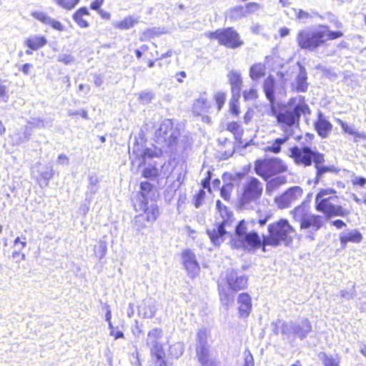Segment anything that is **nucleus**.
I'll list each match as a JSON object with an SVG mask.
<instances>
[{
    "label": "nucleus",
    "instance_id": "nucleus-1",
    "mask_svg": "<svg viewBox=\"0 0 366 366\" xmlns=\"http://www.w3.org/2000/svg\"><path fill=\"white\" fill-rule=\"evenodd\" d=\"M343 36L341 31H332L328 26L319 25L313 29L300 30L297 36L298 46L302 49L315 51L328 40H333Z\"/></svg>",
    "mask_w": 366,
    "mask_h": 366
},
{
    "label": "nucleus",
    "instance_id": "nucleus-2",
    "mask_svg": "<svg viewBox=\"0 0 366 366\" xmlns=\"http://www.w3.org/2000/svg\"><path fill=\"white\" fill-rule=\"evenodd\" d=\"M291 214L294 219L300 223V231L303 232L308 239L314 240L315 234L323 227L325 217L312 213L309 206L305 202L292 210Z\"/></svg>",
    "mask_w": 366,
    "mask_h": 366
},
{
    "label": "nucleus",
    "instance_id": "nucleus-3",
    "mask_svg": "<svg viewBox=\"0 0 366 366\" xmlns=\"http://www.w3.org/2000/svg\"><path fill=\"white\" fill-rule=\"evenodd\" d=\"M254 222L242 220L235 227V234L232 239V245L237 249L252 251L262 244L258 233L253 230Z\"/></svg>",
    "mask_w": 366,
    "mask_h": 366
},
{
    "label": "nucleus",
    "instance_id": "nucleus-4",
    "mask_svg": "<svg viewBox=\"0 0 366 366\" xmlns=\"http://www.w3.org/2000/svg\"><path fill=\"white\" fill-rule=\"evenodd\" d=\"M335 193L336 191L333 189H323L316 195L315 208L325 215V219L333 216L344 217L347 214V210L340 205L337 196L324 197L326 194H335Z\"/></svg>",
    "mask_w": 366,
    "mask_h": 366
},
{
    "label": "nucleus",
    "instance_id": "nucleus-5",
    "mask_svg": "<svg viewBox=\"0 0 366 366\" xmlns=\"http://www.w3.org/2000/svg\"><path fill=\"white\" fill-rule=\"evenodd\" d=\"M180 130L178 127H174L171 119L164 120L154 133V141L164 150L172 152L176 150Z\"/></svg>",
    "mask_w": 366,
    "mask_h": 366
},
{
    "label": "nucleus",
    "instance_id": "nucleus-6",
    "mask_svg": "<svg viewBox=\"0 0 366 366\" xmlns=\"http://www.w3.org/2000/svg\"><path fill=\"white\" fill-rule=\"evenodd\" d=\"M269 235L264 236L262 244L264 246H277L281 242L287 244L291 242V234L294 232L293 227L286 219L270 224L268 226Z\"/></svg>",
    "mask_w": 366,
    "mask_h": 366
},
{
    "label": "nucleus",
    "instance_id": "nucleus-7",
    "mask_svg": "<svg viewBox=\"0 0 366 366\" xmlns=\"http://www.w3.org/2000/svg\"><path fill=\"white\" fill-rule=\"evenodd\" d=\"M263 191L262 182L255 177H248L242 184L238 194L239 207L247 208L251 203L258 200Z\"/></svg>",
    "mask_w": 366,
    "mask_h": 366
},
{
    "label": "nucleus",
    "instance_id": "nucleus-8",
    "mask_svg": "<svg viewBox=\"0 0 366 366\" xmlns=\"http://www.w3.org/2000/svg\"><path fill=\"white\" fill-rule=\"evenodd\" d=\"M254 170L257 174L267 180L278 174L287 170V165L279 158L259 159L255 162Z\"/></svg>",
    "mask_w": 366,
    "mask_h": 366
},
{
    "label": "nucleus",
    "instance_id": "nucleus-9",
    "mask_svg": "<svg viewBox=\"0 0 366 366\" xmlns=\"http://www.w3.org/2000/svg\"><path fill=\"white\" fill-rule=\"evenodd\" d=\"M295 164L298 165H303L304 167H309L312 163H323L325 162L324 155L317 150H312L310 147L305 146L299 147L297 146L293 147L290 149V154H288Z\"/></svg>",
    "mask_w": 366,
    "mask_h": 366
},
{
    "label": "nucleus",
    "instance_id": "nucleus-10",
    "mask_svg": "<svg viewBox=\"0 0 366 366\" xmlns=\"http://www.w3.org/2000/svg\"><path fill=\"white\" fill-rule=\"evenodd\" d=\"M211 38L218 40L219 44L231 49L238 48L243 44L239 34L232 28L217 30L211 33Z\"/></svg>",
    "mask_w": 366,
    "mask_h": 366
},
{
    "label": "nucleus",
    "instance_id": "nucleus-11",
    "mask_svg": "<svg viewBox=\"0 0 366 366\" xmlns=\"http://www.w3.org/2000/svg\"><path fill=\"white\" fill-rule=\"evenodd\" d=\"M282 334L295 335L300 339L305 338L312 330V326L308 319L305 318L300 322H283L282 324Z\"/></svg>",
    "mask_w": 366,
    "mask_h": 366
},
{
    "label": "nucleus",
    "instance_id": "nucleus-12",
    "mask_svg": "<svg viewBox=\"0 0 366 366\" xmlns=\"http://www.w3.org/2000/svg\"><path fill=\"white\" fill-rule=\"evenodd\" d=\"M304 112V107L302 105H297L293 110H287L285 112H280L277 115L278 123L285 134V129L290 130L292 134L293 131L292 127L299 120L301 114Z\"/></svg>",
    "mask_w": 366,
    "mask_h": 366
},
{
    "label": "nucleus",
    "instance_id": "nucleus-13",
    "mask_svg": "<svg viewBox=\"0 0 366 366\" xmlns=\"http://www.w3.org/2000/svg\"><path fill=\"white\" fill-rule=\"evenodd\" d=\"M198 345L197 347V356L202 366H212L214 363L209 355V346L207 344V332L205 330H199L197 333Z\"/></svg>",
    "mask_w": 366,
    "mask_h": 366
},
{
    "label": "nucleus",
    "instance_id": "nucleus-14",
    "mask_svg": "<svg viewBox=\"0 0 366 366\" xmlns=\"http://www.w3.org/2000/svg\"><path fill=\"white\" fill-rule=\"evenodd\" d=\"M162 330L157 327L149 330L147 334L146 345L149 347L151 355L152 357H160L161 355H164L163 345L159 341L162 337Z\"/></svg>",
    "mask_w": 366,
    "mask_h": 366
},
{
    "label": "nucleus",
    "instance_id": "nucleus-15",
    "mask_svg": "<svg viewBox=\"0 0 366 366\" xmlns=\"http://www.w3.org/2000/svg\"><path fill=\"white\" fill-rule=\"evenodd\" d=\"M303 194L302 189L299 186H295L289 188L282 195L274 199V202L280 209H286L297 200Z\"/></svg>",
    "mask_w": 366,
    "mask_h": 366
},
{
    "label": "nucleus",
    "instance_id": "nucleus-16",
    "mask_svg": "<svg viewBox=\"0 0 366 366\" xmlns=\"http://www.w3.org/2000/svg\"><path fill=\"white\" fill-rule=\"evenodd\" d=\"M228 227L226 220L224 223L216 222L214 224L207 228V234L214 245L219 246L226 239Z\"/></svg>",
    "mask_w": 366,
    "mask_h": 366
},
{
    "label": "nucleus",
    "instance_id": "nucleus-17",
    "mask_svg": "<svg viewBox=\"0 0 366 366\" xmlns=\"http://www.w3.org/2000/svg\"><path fill=\"white\" fill-rule=\"evenodd\" d=\"M225 279L232 290L237 291L247 287V278L244 275L239 276L233 269L227 271Z\"/></svg>",
    "mask_w": 366,
    "mask_h": 366
},
{
    "label": "nucleus",
    "instance_id": "nucleus-18",
    "mask_svg": "<svg viewBox=\"0 0 366 366\" xmlns=\"http://www.w3.org/2000/svg\"><path fill=\"white\" fill-rule=\"evenodd\" d=\"M182 257L189 274L192 277H195L199 272V267L194 254L191 250L187 249L182 252Z\"/></svg>",
    "mask_w": 366,
    "mask_h": 366
},
{
    "label": "nucleus",
    "instance_id": "nucleus-19",
    "mask_svg": "<svg viewBox=\"0 0 366 366\" xmlns=\"http://www.w3.org/2000/svg\"><path fill=\"white\" fill-rule=\"evenodd\" d=\"M134 207L136 210L144 212L142 214L145 215L147 222L149 223L154 222L159 215V208L155 204L149 205L147 202L142 201L139 205L136 204Z\"/></svg>",
    "mask_w": 366,
    "mask_h": 366
},
{
    "label": "nucleus",
    "instance_id": "nucleus-20",
    "mask_svg": "<svg viewBox=\"0 0 366 366\" xmlns=\"http://www.w3.org/2000/svg\"><path fill=\"white\" fill-rule=\"evenodd\" d=\"M239 317H247L252 312V298L247 293H241L237 297Z\"/></svg>",
    "mask_w": 366,
    "mask_h": 366
},
{
    "label": "nucleus",
    "instance_id": "nucleus-21",
    "mask_svg": "<svg viewBox=\"0 0 366 366\" xmlns=\"http://www.w3.org/2000/svg\"><path fill=\"white\" fill-rule=\"evenodd\" d=\"M38 169L36 172L39 177H36L37 181L41 187H45L48 185L49 181L54 176V171L51 166L41 165L40 163L36 164Z\"/></svg>",
    "mask_w": 366,
    "mask_h": 366
},
{
    "label": "nucleus",
    "instance_id": "nucleus-22",
    "mask_svg": "<svg viewBox=\"0 0 366 366\" xmlns=\"http://www.w3.org/2000/svg\"><path fill=\"white\" fill-rule=\"evenodd\" d=\"M291 136L292 132L290 130L285 129V134H283L282 137L277 138L271 142H268L264 148V150L274 154L280 153L281 152L282 145L287 142Z\"/></svg>",
    "mask_w": 366,
    "mask_h": 366
},
{
    "label": "nucleus",
    "instance_id": "nucleus-23",
    "mask_svg": "<svg viewBox=\"0 0 366 366\" xmlns=\"http://www.w3.org/2000/svg\"><path fill=\"white\" fill-rule=\"evenodd\" d=\"M31 16L41 23L46 25H50L54 29L60 31H64V26L60 21L52 19L51 16L43 11H34L31 13Z\"/></svg>",
    "mask_w": 366,
    "mask_h": 366
},
{
    "label": "nucleus",
    "instance_id": "nucleus-24",
    "mask_svg": "<svg viewBox=\"0 0 366 366\" xmlns=\"http://www.w3.org/2000/svg\"><path fill=\"white\" fill-rule=\"evenodd\" d=\"M362 239V234L356 229L346 230L340 234V243L343 247H345L349 242L359 243Z\"/></svg>",
    "mask_w": 366,
    "mask_h": 366
},
{
    "label": "nucleus",
    "instance_id": "nucleus-25",
    "mask_svg": "<svg viewBox=\"0 0 366 366\" xmlns=\"http://www.w3.org/2000/svg\"><path fill=\"white\" fill-rule=\"evenodd\" d=\"M192 111L197 116L214 113L213 107H209L207 99L203 97H200L194 102Z\"/></svg>",
    "mask_w": 366,
    "mask_h": 366
},
{
    "label": "nucleus",
    "instance_id": "nucleus-26",
    "mask_svg": "<svg viewBox=\"0 0 366 366\" xmlns=\"http://www.w3.org/2000/svg\"><path fill=\"white\" fill-rule=\"evenodd\" d=\"M332 128V124L325 119L322 113H319V118L317 122L315 123V129L318 134L325 138L328 136Z\"/></svg>",
    "mask_w": 366,
    "mask_h": 366
},
{
    "label": "nucleus",
    "instance_id": "nucleus-27",
    "mask_svg": "<svg viewBox=\"0 0 366 366\" xmlns=\"http://www.w3.org/2000/svg\"><path fill=\"white\" fill-rule=\"evenodd\" d=\"M287 182V177L285 175H280L269 180L266 184V194L272 195L280 187Z\"/></svg>",
    "mask_w": 366,
    "mask_h": 366
},
{
    "label": "nucleus",
    "instance_id": "nucleus-28",
    "mask_svg": "<svg viewBox=\"0 0 366 366\" xmlns=\"http://www.w3.org/2000/svg\"><path fill=\"white\" fill-rule=\"evenodd\" d=\"M263 87L267 99L271 104H273L274 102L275 79L272 75L267 76L264 80Z\"/></svg>",
    "mask_w": 366,
    "mask_h": 366
},
{
    "label": "nucleus",
    "instance_id": "nucleus-29",
    "mask_svg": "<svg viewBox=\"0 0 366 366\" xmlns=\"http://www.w3.org/2000/svg\"><path fill=\"white\" fill-rule=\"evenodd\" d=\"M46 43V37L39 35L31 36L25 41L26 45L32 50H37L45 46Z\"/></svg>",
    "mask_w": 366,
    "mask_h": 366
},
{
    "label": "nucleus",
    "instance_id": "nucleus-30",
    "mask_svg": "<svg viewBox=\"0 0 366 366\" xmlns=\"http://www.w3.org/2000/svg\"><path fill=\"white\" fill-rule=\"evenodd\" d=\"M266 74V66L263 63H255L249 69V76L253 81H259Z\"/></svg>",
    "mask_w": 366,
    "mask_h": 366
},
{
    "label": "nucleus",
    "instance_id": "nucleus-31",
    "mask_svg": "<svg viewBox=\"0 0 366 366\" xmlns=\"http://www.w3.org/2000/svg\"><path fill=\"white\" fill-rule=\"evenodd\" d=\"M157 307L154 301L151 300L144 302L143 306L139 308V313L144 318H152L157 312Z\"/></svg>",
    "mask_w": 366,
    "mask_h": 366
},
{
    "label": "nucleus",
    "instance_id": "nucleus-32",
    "mask_svg": "<svg viewBox=\"0 0 366 366\" xmlns=\"http://www.w3.org/2000/svg\"><path fill=\"white\" fill-rule=\"evenodd\" d=\"M216 205L222 218V219L217 220V222L219 223H224L225 221L227 220V226L229 227L232 222V213L227 209L226 206L222 204L219 200L217 201Z\"/></svg>",
    "mask_w": 366,
    "mask_h": 366
},
{
    "label": "nucleus",
    "instance_id": "nucleus-33",
    "mask_svg": "<svg viewBox=\"0 0 366 366\" xmlns=\"http://www.w3.org/2000/svg\"><path fill=\"white\" fill-rule=\"evenodd\" d=\"M163 149H164V148H162V147L159 148L154 145H152L151 147L144 149L142 153L143 160L146 161L147 159L160 157L162 154Z\"/></svg>",
    "mask_w": 366,
    "mask_h": 366
},
{
    "label": "nucleus",
    "instance_id": "nucleus-34",
    "mask_svg": "<svg viewBox=\"0 0 366 366\" xmlns=\"http://www.w3.org/2000/svg\"><path fill=\"white\" fill-rule=\"evenodd\" d=\"M228 78L232 86V92L236 91L239 93L242 85L240 74L236 71H231L228 74Z\"/></svg>",
    "mask_w": 366,
    "mask_h": 366
},
{
    "label": "nucleus",
    "instance_id": "nucleus-35",
    "mask_svg": "<svg viewBox=\"0 0 366 366\" xmlns=\"http://www.w3.org/2000/svg\"><path fill=\"white\" fill-rule=\"evenodd\" d=\"M89 12L85 8H80L74 14V19L76 24L81 28H86L89 26L88 22L83 18L84 16H89Z\"/></svg>",
    "mask_w": 366,
    "mask_h": 366
},
{
    "label": "nucleus",
    "instance_id": "nucleus-36",
    "mask_svg": "<svg viewBox=\"0 0 366 366\" xmlns=\"http://www.w3.org/2000/svg\"><path fill=\"white\" fill-rule=\"evenodd\" d=\"M307 73L302 68L300 69V71L296 79L297 81V90L298 92H305L307 89Z\"/></svg>",
    "mask_w": 366,
    "mask_h": 366
},
{
    "label": "nucleus",
    "instance_id": "nucleus-37",
    "mask_svg": "<svg viewBox=\"0 0 366 366\" xmlns=\"http://www.w3.org/2000/svg\"><path fill=\"white\" fill-rule=\"evenodd\" d=\"M216 108H213L214 113L218 114L223 107L226 101V94L222 92H217L214 95Z\"/></svg>",
    "mask_w": 366,
    "mask_h": 366
},
{
    "label": "nucleus",
    "instance_id": "nucleus-38",
    "mask_svg": "<svg viewBox=\"0 0 366 366\" xmlns=\"http://www.w3.org/2000/svg\"><path fill=\"white\" fill-rule=\"evenodd\" d=\"M137 21L136 18L130 16L115 24V26L121 29H128L132 27Z\"/></svg>",
    "mask_w": 366,
    "mask_h": 366
},
{
    "label": "nucleus",
    "instance_id": "nucleus-39",
    "mask_svg": "<svg viewBox=\"0 0 366 366\" xmlns=\"http://www.w3.org/2000/svg\"><path fill=\"white\" fill-rule=\"evenodd\" d=\"M147 219L144 214H139L134 218L133 224L134 228L140 231L141 229L145 228L147 227L146 224Z\"/></svg>",
    "mask_w": 366,
    "mask_h": 366
},
{
    "label": "nucleus",
    "instance_id": "nucleus-40",
    "mask_svg": "<svg viewBox=\"0 0 366 366\" xmlns=\"http://www.w3.org/2000/svg\"><path fill=\"white\" fill-rule=\"evenodd\" d=\"M79 1L80 0H54L58 6L66 10L74 9Z\"/></svg>",
    "mask_w": 366,
    "mask_h": 366
},
{
    "label": "nucleus",
    "instance_id": "nucleus-41",
    "mask_svg": "<svg viewBox=\"0 0 366 366\" xmlns=\"http://www.w3.org/2000/svg\"><path fill=\"white\" fill-rule=\"evenodd\" d=\"M320 358L322 360L325 366H340L339 360L329 356L327 354L322 352L319 355Z\"/></svg>",
    "mask_w": 366,
    "mask_h": 366
},
{
    "label": "nucleus",
    "instance_id": "nucleus-42",
    "mask_svg": "<svg viewBox=\"0 0 366 366\" xmlns=\"http://www.w3.org/2000/svg\"><path fill=\"white\" fill-rule=\"evenodd\" d=\"M159 174L158 169L156 166L149 165L142 172V175L145 178L154 179Z\"/></svg>",
    "mask_w": 366,
    "mask_h": 366
},
{
    "label": "nucleus",
    "instance_id": "nucleus-43",
    "mask_svg": "<svg viewBox=\"0 0 366 366\" xmlns=\"http://www.w3.org/2000/svg\"><path fill=\"white\" fill-rule=\"evenodd\" d=\"M184 347L180 342L176 343L170 347V354L173 357L178 358L183 354Z\"/></svg>",
    "mask_w": 366,
    "mask_h": 366
},
{
    "label": "nucleus",
    "instance_id": "nucleus-44",
    "mask_svg": "<svg viewBox=\"0 0 366 366\" xmlns=\"http://www.w3.org/2000/svg\"><path fill=\"white\" fill-rule=\"evenodd\" d=\"M233 190V184L231 183L223 185L221 189L220 194L224 200H229L231 197V193Z\"/></svg>",
    "mask_w": 366,
    "mask_h": 366
},
{
    "label": "nucleus",
    "instance_id": "nucleus-45",
    "mask_svg": "<svg viewBox=\"0 0 366 366\" xmlns=\"http://www.w3.org/2000/svg\"><path fill=\"white\" fill-rule=\"evenodd\" d=\"M107 244L104 242H99V244L94 248V254L99 258L102 259L104 257L107 252Z\"/></svg>",
    "mask_w": 366,
    "mask_h": 366
},
{
    "label": "nucleus",
    "instance_id": "nucleus-46",
    "mask_svg": "<svg viewBox=\"0 0 366 366\" xmlns=\"http://www.w3.org/2000/svg\"><path fill=\"white\" fill-rule=\"evenodd\" d=\"M227 130L238 137H240L242 134V129L240 125L235 122H230L227 124Z\"/></svg>",
    "mask_w": 366,
    "mask_h": 366
},
{
    "label": "nucleus",
    "instance_id": "nucleus-47",
    "mask_svg": "<svg viewBox=\"0 0 366 366\" xmlns=\"http://www.w3.org/2000/svg\"><path fill=\"white\" fill-rule=\"evenodd\" d=\"M322 163H315V168L317 169L316 173V182H319L321 179V176L327 172L332 171V168L329 167L321 166Z\"/></svg>",
    "mask_w": 366,
    "mask_h": 366
},
{
    "label": "nucleus",
    "instance_id": "nucleus-48",
    "mask_svg": "<svg viewBox=\"0 0 366 366\" xmlns=\"http://www.w3.org/2000/svg\"><path fill=\"white\" fill-rule=\"evenodd\" d=\"M229 110L232 114L235 116L239 115V109L238 106V98L233 96L229 102Z\"/></svg>",
    "mask_w": 366,
    "mask_h": 366
},
{
    "label": "nucleus",
    "instance_id": "nucleus-49",
    "mask_svg": "<svg viewBox=\"0 0 366 366\" xmlns=\"http://www.w3.org/2000/svg\"><path fill=\"white\" fill-rule=\"evenodd\" d=\"M262 9V6L256 2H249L245 6V14H252Z\"/></svg>",
    "mask_w": 366,
    "mask_h": 366
},
{
    "label": "nucleus",
    "instance_id": "nucleus-50",
    "mask_svg": "<svg viewBox=\"0 0 366 366\" xmlns=\"http://www.w3.org/2000/svg\"><path fill=\"white\" fill-rule=\"evenodd\" d=\"M355 285H352V288L350 290H342L340 292V295L342 298L350 300L354 298L355 295Z\"/></svg>",
    "mask_w": 366,
    "mask_h": 366
},
{
    "label": "nucleus",
    "instance_id": "nucleus-51",
    "mask_svg": "<svg viewBox=\"0 0 366 366\" xmlns=\"http://www.w3.org/2000/svg\"><path fill=\"white\" fill-rule=\"evenodd\" d=\"M143 201H146L145 195L148 194L152 189V185L149 182H142L140 184Z\"/></svg>",
    "mask_w": 366,
    "mask_h": 366
},
{
    "label": "nucleus",
    "instance_id": "nucleus-52",
    "mask_svg": "<svg viewBox=\"0 0 366 366\" xmlns=\"http://www.w3.org/2000/svg\"><path fill=\"white\" fill-rule=\"evenodd\" d=\"M89 189L93 194L96 193L97 191V184L99 182L98 178L97 176H91L89 179Z\"/></svg>",
    "mask_w": 366,
    "mask_h": 366
},
{
    "label": "nucleus",
    "instance_id": "nucleus-53",
    "mask_svg": "<svg viewBox=\"0 0 366 366\" xmlns=\"http://www.w3.org/2000/svg\"><path fill=\"white\" fill-rule=\"evenodd\" d=\"M243 96L246 100L254 99L257 97V91L254 88L244 90L243 92Z\"/></svg>",
    "mask_w": 366,
    "mask_h": 366
},
{
    "label": "nucleus",
    "instance_id": "nucleus-54",
    "mask_svg": "<svg viewBox=\"0 0 366 366\" xmlns=\"http://www.w3.org/2000/svg\"><path fill=\"white\" fill-rule=\"evenodd\" d=\"M0 98L3 102H6L9 99L8 87L0 83Z\"/></svg>",
    "mask_w": 366,
    "mask_h": 366
},
{
    "label": "nucleus",
    "instance_id": "nucleus-55",
    "mask_svg": "<svg viewBox=\"0 0 366 366\" xmlns=\"http://www.w3.org/2000/svg\"><path fill=\"white\" fill-rule=\"evenodd\" d=\"M74 59V57L71 54H62L59 56L58 61L68 65L71 64Z\"/></svg>",
    "mask_w": 366,
    "mask_h": 366
},
{
    "label": "nucleus",
    "instance_id": "nucleus-56",
    "mask_svg": "<svg viewBox=\"0 0 366 366\" xmlns=\"http://www.w3.org/2000/svg\"><path fill=\"white\" fill-rule=\"evenodd\" d=\"M350 135H353L357 138L364 139L366 137V135L364 133H359L355 131V128L352 126H348L347 130L345 132Z\"/></svg>",
    "mask_w": 366,
    "mask_h": 366
},
{
    "label": "nucleus",
    "instance_id": "nucleus-57",
    "mask_svg": "<svg viewBox=\"0 0 366 366\" xmlns=\"http://www.w3.org/2000/svg\"><path fill=\"white\" fill-rule=\"evenodd\" d=\"M14 246L18 249L19 252L26 246V237H23V241L19 237H16L14 242Z\"/></svg>",
    "mask_w": 366,
    "mask_h": 366
},
{
    "label": "nucleus",
    "instance_id": "nucleus-58",
    "mask_svg": "<svg viewBox=\"0 0 366 366\" xmlns=\"http://www.w3.org/2000/svg\"><path fill=\"white\" fill-rule=\"evenodd\" d=\"M153 98L152 92H142L139 94V99L143 103H148Z\"/></svg>",
    "mask_w": 366,
    "mask_h": 366
},
{
    "label": "nucleus",
    "instance_id": "nucleus-59",
    "mask_svg": "<svg viewBox=\"0 0 366 366\" xmlns=\"http://www.w3.org/2000/svg\"><path fill=\"white\" fill-rule=\"evenodd\" d=\"M296 16L298 19H302V20H305V19L312 17L311 15L308 12L305 11L302 9H300L297 11Z\"/></svg>",
    "mask_w": 366,
    "mask_h": 366
},
{
    "label": "nucleus",
    "instance_id": "nucleus-60",
    "mask_svg": "<svg viewBox=\"0 0 366 366\" xmlns=\"http://www.w3.org/2000/svg\"><path fill=\"white\" fill-rule=\"evenodd\" d=\"M353 184L363 187L366 184V179L361 177H354L352 179Z\"/></svg>",
    "mask_w": 366,
    "mask_h": 366
},
{
    "label": "nucleus",
    "instance_id": "nucleus-61",
    "mask_svg": "<svg viewBox=\"0 0 366 366\" xmlns=\"http://www.w3.org/2000/svg\"><path fill=\"white\" fill-rule=\"evenodd\" d=\"M204 195H205V192L203 190H200L199 192L197 194L196 200H195V203H194L195 207L197 208H198L202 204V199H203Z\"/></svg>",
    "mask_w": 366,
    "mask_h": 366
},
{
    "label": "nucleus",
    "instance_id": "nucleus-62",
    "mask_svg": "<svg viewBox=\"0 0 366 366\" xmlns=\"http://www.w3.org/2000/svg\"><path fill=\"white\" fill-rule=\"evenodd\" d=\"M244 366H254V359L250 352H248L244 357Z\"/></svg>",
    "mask_w": 366,
    "mask_h": 366
},
{
    "label": "nucleus",
    "instance_id": "nucleus-63",
    "mask_svg": "<svg viewBox=\"0 0 366 366\" xmlns=\"http://www.w3.org/2000/svg\"><path fill=\"white\" fill-rule=\"evenodd\" d=\"M359 300L360 301L359 303H357V306L360 311L365 312L366 311V295L362 297V298H360Z\"/></svg>",
    "mask_w": 366,
    "mask_h": 366
},
{
    "label": "nucleus",
    "instance_id": "nucleus-64",
    "mask_svg": "<svg viewBox=\"0 0 366 366\" xmlns=\"http://www.w3.org/2000/svg\"><path fill=\"white\" fill-rule=\"evenodd\" d=\"M164 355H161L160 357H154L156 358L155 366H167V363L164 360Z\"/></svg>",
    "mask_w": 366,
    "mask_h": 366
}]
</instances>
